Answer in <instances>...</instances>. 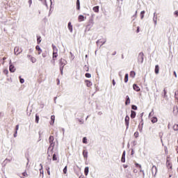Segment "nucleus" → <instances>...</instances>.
Returning <instances> with one entry per match:
<instances>
[{
  "label": "nucleus",
  "mask_w": 178,
  "mask_h": 178,
  "mask_svg": "<svg viewBox=\"0 0 178 178\" xmlns=\"http://www.w3.org/2000/svg\"><path fill=\"white\" fill-rule=\"evenodd\" d=\"M59 66L61 73H63V67L66 66V60H65L64 58H60L59 60Z\"/></svg>",
  "instance_id": "f257e3e1"
},
{
  "label": "nucleus",
  "mask_w": 178,
  "mask_h": 178,
  "mask_svg": "<svg viewBox=\"0 0 178 178\" xmlns=\"http://www.w3.org/2000/svg\"><path fill=\"white\" fill-rule=\"evenodd\" d=\"M54 140H55L54 136H50L49 138V142L50 145L48 148V151H49V149H51V151L54 149V147H55V143H54Z\"/></svg>",
  "instance_id": "f03ea898"
},
{
  "label": "nucleus",
  "mask_w": 178,
  "mask_h": 178,
  "mask_svg": "<svg viewBox=\"0 0 178 178\" xmlns=\"http://www.w3.org/2000/svg\"><path fill=\"white\" fill-rule=\"evenodd\" d=\"M138 62L143 63L144 62V53L140 52L138 55Z\"/></svg>",
  "instance_id": "7ed1b4c3"
},
{
  "label": "nucleus",
  "mask_w": 178,
  "mask_h": 178,
  "mask_svg": "<svg viewBox=\"0 0 178 178\" xmlns=\"http://www.w3.org/2000/svg\"><path fill=\"white\" fill-rule=\"evenodd\" d=\"M22 52V49L19 48V47H15L14 49L15 55H19Z\"/></svg>",
  "instance_id": "20e7f679"
},
{
  "label": "nucleus",
  "mask_w": 178,
  "mask_h": 178,
  "mask_svg": "<svg viewBox=\"0 0 178 178\" xmlns=\"http://www.w3.org/2000/svg\"><path fill=\"white\" fill-rule=\"evenodd\" d=\"M129 122H130V117H129V115H127L125 117V124L127 126V129H129Z\"/></svg>",
  "instance_id": "39448f33"
},
{
  "label": "nucleus",
  "mask_w": 178,
  "mask_h": 178,
  "mask_svg": "<svg viewBox=\"0 0 178 178\" xmlns=\"http://www.w3.org/2000/svg\"><path fill=\"white\" fill-rule=\"evenodd\" d=\"M83 156L84 158V159L87 160V159L88 158V152L86 149L83 150Z\"/></svg>",
  "instance_id": "423d86ee"
},
{
  "label": "nucleus",
  "mask_w": 178,
  "mask_h": 178,
  "mask_svg": "<svg viewBox=\"0 0 178 178\" xmlns=\"http://www.w3.org/2000/svg\"><path fill=\"white\" fill-rule=\"evenodd\" d=\"M121 162H122V163H124V162H126V152L124 151L122 153V156L121 158Z\"/></svg>",
  "instance_id": "0eeeda50"
},
{
  "label": "nucleus",
  "mask_w": 178,
  "mask_h": 178,
  "mask_svg": "<svg viewBox=\"0 0 178 178\" xmlns=\"http://www.w3.org/2000/svg\"><path fill=\"white\" fill-rule=\"evenodd\" d=\"M9 70H10V72H11V73H15V72L16 70V68L15 67V65H10Z\"/></svg>",
  "instance_id": "6e6552de"
},
{
  "label": "nucleus",
  "mask_w": 178,
  "mask_h": 178,
  "mask_svg": "<svg viewBox=\"0 0 178 178\" xmlns=\"http://www.w3.org/2000/svg\"><path fill=\"white\" fill-rule=\"evenodd\" d=\"M133 88L135 91H137V92L140 90V87L136 83L133 85Z\"/></svg>",
  "instance_id": "1a4fd4ad"
},
{
  "label": "nucleus",
  "mask_w": 178,
  "mask_h": 178,
  "mask_svg": "<svg viewBox=\"0 0 178 178\" xmlns=\"http://www.w3.org/2000/svg\"><path fill=\"white\" fill-rule=\"evenodd\" d=\"M92 10L95 13H99V6H96L95 7L92 8Z\"/></svg>",
  "instance_id": "9d476101"
},
{
  "label": "nucleus",
  "mask_w": 178,
  "mask_h": 178,
  "mask_svg": "<svg viewBox=\"0 0 178 178\" xmlns=\"http://www.w3.org/2000/svg\"><path fill=\"white\" fill-rule=\"evenodd\" d=\"M51 47L53 48V54H58V47L54 44H52Z\"/></svg>",
  "instance_id": "9b49d317"
},
{
  "label": "nucleus",
  "mask_w": 178,
  "mask_h": 178,
  "mask_svg": "<svg viewBox=\"0 0 178 178\" xmlns=\"http://www.w3.org/2000/svg\"><path fill=\"white\" fill-rule=\"evenodd\" d=\"M105 42H106V40H102V39H100V40H98L97 42V44H102V45H104V44H105Z\"/></svg>",
  "instance_id": "f8f14e48"
},
{
  "label": "nucleus",
  "mask_w": 178,
  "mask_h": 178,
  "mask_svg": "<svg viewBox=\"0 0 178 178\" xmlns=\"http://www.w3.org/2000/svg\"><path fill=\"white\" fill-rule=\"evenodd\" d=\"M35 49L36 51H38V55H41V53L42 52V50L41 49V47H40V46L37 45L35 47Z\"/></svg>",
  "instance_id": "ddd939ff"
},
{
  "label": "nucleus",
  "mask_w": 178,
  "mask_h": 178,
  "mask_svg": "<svg viewBox=\"0 0 178 178\" xmlns=\"http://www.w3.org/2000/svg\"><path fill=\"white\" fill-rule=\"evenodd\" d=\"M29 58L30 60L32 62V63H35L37 62V59L31 56H29Z\"/></svg>",
  "instance_id": "4468645a"
},
{
  "label": "nucleus",
  "mask_w": 178,
  "mask_h": 178,
  "mask_svg": "<svg viewBox=\"0 0 178 178\" xmlns=\"http://www.w3.org/2000/svg\"><path fill=\"white\" fill-rule=\"evenodd\" d=\"M86 17H84V15H79L78 17V21L79 22H84Z\"/></svg>",
  "instance_id": "2eb2a0df"
},
{
  "label": "nucleus",
  "mask_w": 178,
  "mask_h": 178,
  "mask_svg": "<svg viewBox=\"0 0 178 178\" xmlns=\"http://www.w3.org/2000/svg\"><path fill=\"white\" fill-rule=\"evenodd\" d=\"M68 29L70 30V33H72L73 26L72 25V22L68 23Z\"/></svg>",
  "instance_id": "dca6fc26"
},
{
  "label": "nucleus",
  "mask_w": 178,
  "mask_h": 178,
  "mask_svg": "<svg viewBox=\"0 0 178 178\" xmlns=\"http://www.w3.org/2000/svg\"><path fill=\"white\" fill-rule=\"evenodd\" d=\"M85 83L87 87H91V86H92V83L88 80H85Z\"/></svg>",
  "instance_id": "f3484780"
},
{
  "label": "nucleus",
  "mask_w": 178,
  "mask_h": 178,
  "mask_svg": "<svg viewBox=\"0 0 178 178\" xmlns=\"http://www.w3.org/2000/svg\"><path fill=\"white\" fill-rule=\"evenodd\" d=\"M154 72L156 74H158L159 73V65H156L155 66Z\"/></svg>",
  "instance_id": "a211bd4d"
},
{
  "label": "nucleus",
  "mask_w": 178,
  "mask_h": 178,
  "mask_svg": "<svg viewBox=\"0 0 178 178\" xmlns=\"http://www.w3.org/2000/svg\"><path fill=\"white\" fill-rule=\"evenodd\" d=\"M54 123H55V115H51L50 124H54Z\"/></svg>",
  "instance_id": "6ab92c4d"
},
{
  "label": "nucleus",
  "mask_w": 178,
  "mask_h": 178,
  "mask_svg": "<svg viewBox=\"0 0 178 178\" xmlns=\"http://www.w3.org/2000/svg\"><path fill=\"white\" fill-rule=\"evenodd\" d=\"M129 76L130 77H132V79H134V77H136V72L131 71Z\"/></svg>",
  "instance_id": "aec40b11"
},
{
  "label": "nucleus",
  "mask_w": 178,
  "mask_h": 178,
  "mask_svg": "<svg viewBox=\"0 0 178 178\" xmlns=\"http://www.w3.org/2000/svg\"><path fill=\"white\" fill-rule=\"evenodd\" d=\"M131 119H134V118H136V111H131Z\"/></svg>",
  "instance_id": "412c9836"
},
{
  "label": "nucleus",
  "mask_w": 178,
  "mask_h": 178,
  "mask_svg": "<svg viewBox=\"0 0 178 178\" xmlns=\"http://www.w3.org/2000/svg\"><path fill=\"white\" fill-rule=\"evenodd\" d=\"M151 122L152 123H156V122H158V118H156V117H153L151 118Z\"/></svg>",
  "instance_id": "4be33fe9"
},
{
  "label": "nucleus",
  "mask_w": 178,
  "mask_h": 178,
  "mask_svg": "<svg viewBox=\"0 0 178 178\" xmlns=\"http://www.w3.org/2000/svg\"><path fill=\"white\" fill-rule=\"evenodd\" d=\"M56 58H58V53H53V60L54 63L56 60Z\"/></svg>",
  "instance_id": "5701e85b"
},
{
  "label": "nucleus",
  "mask_w": 178,
  "mask_h": 178,
  "mask_svg": "<svg viewBox=\"0 0 178 178\" xmlns=\"http://www.w3.org/2000/svg\"><path fill=\"white\" fill-rule=\"evenodd\" d=\"M126 102H125V105H129V104H130V97H129V96L126 97Z\"/></svg>",
  "instance_id": "b1692460"
},
{
  "label": "nucleus",
  "mask_w": 178,
  "mask_h": 178,
  "mask_svg": "<svg viewBox=\"0 0 178 178\" xmlns=\"http://www.w3.org/2000/svg\"><path fill=\"white\" fill-rule=\"evenodd\" d=\"M76 9L80 10V0H76Z\"/></svg>",
  "instance_id": "393cba45"
},
{
  "label": "nucleus",
  "mask_w": 178,
  "mask_h": 178,
  "mask_svg": "<svg viewBox=\"0 0 178 178\" xmlns=\"http://www.w3.org/2000/svg\"><path fill=\"white\" fill-rule=\"evenodd\" d=\"M124 83H127L129 81V74H126L124 76Z\"/></svg>",
  "instance_id": "a878e982"
},
{
  "label": "nucleus",
  "mask_w": 178,
  "mask_h": 178,
  "mask_svg": "<svg viewBox=\"0 0 178 178\" xmlns=\"http://www.w3.org/2000/svg\"><path fill=\"white\" fill-rule=\"evenodd\" d=\"M35 123H38V122H40V115H38V114L35 115Z\"/></svg>",
  "instance_id": "bb28decb"
},
{
  "label": "nucleus",
  "mask_w": 178,
  "mask_h": 178,
  "mask_svg": "<svg viewBox=\"0 0 178 178\" xmlns=\"http://www.w3.org/2000/svg\"><path fill=\"white\" fill-rule=\"evenodd\" d=\"M88 170H89L88 167H86L85 170H84V174L86 176H87L88 175Z\"/></svg>",
  "instance_id": "cd10ccee"
},
{
  "label": "nucleus",
  "mask_w": 178,
  "mask_h": 178,
  "mask_svg": "<svg viewBox=\"0 0 178 178\" xmlns=\"http://www.w3.org/2000/svg\"><path fill=\"white\" fill-rule=\"evenodd\" d=\"M25 177H29V175L26 172H23L22 176H21V178H25Z\"/></svg>",
  "instance_id": "c85d7f7f"
},
{
  "label": "nucleus",
  "mask_w": 178,
  "mask_h": 178,
  "mask_svg": "<svg viewBox=\"0 0 178 178\" xmlns=\"http://www.w3.org/2000/svg\"><path fill=\"white\" fill-rule=\"evenodd\" d=\"M47 154H48L47 159H48L49 161H51V159H52V158H51V156H52V152H51V155L49 154V152H47Z\"/></svg>",
  "instance_id": "c756f323"
},
{
  "label": "nucleus",
  "mask_w": 178,
  "mask_h": 178,
  "mask_svg": "<svg viewBox=\"0 0 178 178\" xmlns=\"http://www.w3.org/2000/svg\"><path fill=\"white\" fill-rule=\"evenodd\" d=\"M144 15H145V11H141L140 13V18L144 19Z\"/></svg>",
  "instance_id": "7c9ffc66"
},
{
  "label": "nucleus",
  "mask_w": 178,
  "mask_h": 178,
  "mask_svg": "<svg viewBox=\"0 0 178 178\" xmlns=\"http://www.w3.org/2000/svg\"><path fill=\"white\" fill-rule=\"evenodd\" d=\"M175 99H177V101L178 102V90L175 91Z\"/></svg>",
  "instance_id": "2f4dec72"
},
{
  "label": "nucleus",
  "mask_w": 178,
  "mask_h": 178,
  "mask_svg": "<svg viewBox=\"0 0 178 178\" xmlns=\"http://www.w3.org/2000/svg\"><path fill=\"white\" fill-rule=\"evenodd\" d=\"M52 160L53 161H58V156L55 154H53Z\"/></svg>",
  "instance_id": "473e14b6"
},
{
  "label": "nucleus",
  "mask_w": 178,
  "mask_h": 178,
  "mask_svg": "<svg viewBox=\"0 0 178 178\" xmlns=\"http://www.w3.org/2000/svg\"><path fill=\"white\" fill-rule=\"evenodd\" d=\"M67 173V165H66L63 169V174L66 175Z\"/></svg>",
  "instance_id": "72a5a7b5"
},
{
  "label": "nucleus",
  "mask_w": 178,
  "mask_h": 178,
  "mask_svg": "<svg viewBox=\"0 0 178 178\" xmlns=\"http://www.w3.org/2000/svg\"><path fill=\"white\" fill-rule=\"evenodd\" d=\"M83 70H85V72H88V70H90V68L88 67V66L85 65L83 67Z\"/></svg>",
  "instance_id": "f704fd0d"
},
{
  "label": "nucleus",
  "mask_w": 178,
  "mask_h": 178,
  "mask_svg": "<svg viewBox=\"0 0 178 178\" xmlns=\"http://www.w3.org/2000/svg\"><path fill=\"white\" fill-rule=\"evenodd\" d=\"M85 76L87 77V79H91V74L90 73H86L85 74Z\"/></svg>",
  "instance_id": "c9c22d12"
},
{
  "label": "nucleus",
  "mask_w": 178,
  "mask_h": 178,
  "mask_svg": "<svg viewBox=\"0 0 178 178\" xmlns=\"http://www.w3.org/2000/svg\"><path fill=\"white\" fill-rule=\"evenodd\" d=\"M37 42H38V44H40L41 43V36L38 37Z\"/></svg>",
  "instance_id": "e433bc0d"
},
{
  "label": "nucleus",
  "mask_w": 178,
  "mask_h": 178,
  "mask_svg": "<svg viewBox=\"0 0 178 178\" xmlns=\"http://www.w3.org/2000/svg\"><path fill=\"white\" fill-rule=\"evenodd\" d=\"M131 109H134V111H137V106H136V105H132Z\"/></svg>",
  "instance_id": "4c0bfd02"
},
{
  "label": "nucleus",
  "mask_w": 178,
  "mask_h": 178,
  "mask_svg": "<svg viewBox=\"0 0 178 178\" xmlns=\"http://www.w3.org/2000/svg\"><path fill=\"white\" fill-rule=\"evenodd\" d=\"M83 144H87V138L86 137H84L83 138Z\"/></svg>",
  "instance_id": "58836bf2"
},
{
  "label": "nucleus",
  "mask_w": 178,
  "mask_h": 178,
  "mask_svg": "<svg viewBox=\"0 0 178 178\" xmlns=\"http://www.w3.org/2000/svg\"><path fill=\"white\" fill-rule=\"evenodd\" d=\"M135 165H136V168H139L140 169H141V165H140V164H138L137 163H136Z\"/></svg>",
  "instance_id": "ea45409f"
},
{
  "label": "nucleus",
  "mask_w": 178,
  "mask_h": 178,
  "mask_svg": "<svg viewBox=\"0 0 178 178\" xmlns=\"http://www.w3.org/2000/svg\"><path fill=\"white\" fill-rule=\"evenodd\" d=\"M134 137H136V138H137V137H138V131H136L134 133Z\"/></svg>",
  "instance_id": "a19ab883"
},
{
  "label": "nucleus",
  "mask_w": 178,
  "mask_h": 178,
  "mask_svg": "<svg viewBox=\"0 0 178 178\" xmlns=\"http://www.w3.org/2000/svg\"><path fill=\"white\" fill-rule=\"evenodd\" d=\"M19 81H20L21 84H23V83H24V79L20 78Z\"/></svg>",
  "instance_id": "79ce46f5"
},
{
  "label": "nucleus",
  "mask_w": 178,
  "mask_h": 178,
  "mask_svg": "<svg viewBox=\"0 0 178 178\" xmlns=\"http://www.w3.org/2000/svg\"><path fill=\"white\" fill-rule=\"evenodd\" d=\"M154 169H155V171L157 172L158 168H156V166L153 165V166H152V170H154Z\"/></svg>",
  "instance_id": "37998d69"
},
{
  "label": "nucleus",
  "mask_w": 178,
  "mask_h": 178,
  "mask_svg": "<svg viewBox=\"0 0 178 178\" xmlns=\"http://www.w3.org/2000/svg\"><path fill=\"white\" fill-rule=\"evenodd\" d=\"M56 82H57L58 86H59V84L60 83V81L59 80V79H56Z\"/></svg>",
  "instance_id": "c03bdc74"
},
{
  "label": "nucleus",
  "mask_w": 178,
  "mask_h": 178,
  "mask_svg": "<svg viewBox=\"0 0 178 178\" xmlns=\"http://www.w3.org/2000/svg\"><path fill=\"white\" fill-rule=\"evenodd\" d=\"M174 129L175 130H178V125L177 124L174 126Z\"/></svg>",
  "instance_id": "a18cd8bd"
},
{
  "label": "nucleus",
  "mask_w": 178,
  "mask_h": 178,
  "mask_svg": "<svg viewBox=\"0 0 178 178\" xmlns=\"http://www.w3.org/2000/svg\"><path fill=\"white\" fill-rule=\"evenodd\" d=\"M163 92H164L165 97H166L167 92H166V89L165 88H164V90H163Z\"/></svg>",
  "instance_id": "49530a36"
},
{
  "label": "nucleus",
  "mask_w": 178,
  "mask_h": 178,
  "mask_svg": "<svg viewBox=\"0 0 178 178\" xmlns=\"http://www.w3.org/2000/svg\"><path fill=\"white\" fill-rule=\"evenodd\" d=\"M174 15H175V16H178V10L175 11Z\"/></svg>",
  "instance_id": "de8ad7c7"
},
{
  "label": "nucleus",
  "mask_w": 178,
  "mask_h": 178,
  "mask_svg": "<svg viewBox=\"0 0 178 178\" xmlns=\"http://www.w3.org/2000/svg\"><path fill=\"white\" fill-rule=\"evenodd\" d=\"M136 33H140V27L139 26L137 27Z\"/></svg>",
  "instance_id": "09e8293b"
},
{
  "label": "nucleus",
  "mask_w": 178,
  "mask_h": 178,
  "mask_svg": "<svg viewBox=\"0 0 178 178\" xmlns=\"http://www.w3.org/2000/svg\"><path fill=\"white\" fill-rule=\"evenodd\" d=\"M15 131H17V130H19V125H16L15 127Z\"/></svg>",
  "instance_id": "8fccbe9b"
},
{
  "label": "nucleus",
  "mask_w": 178,
  "mask_h": 178,
  "mask_svg": "<svg viewBox=\"0 0 178 178\" xmlns=\"http://www.w3.org/2000/svg\"><path fill=\"white\" fill-rule=\"evenodd\" d=\"M29 5H31L33 3V0H29Z\"/></svg>",
  "instance_id": "3c124183"
},
{
  "label": "nucleus",
  "mask_w": 178,
  "mask_h": 178,
  "mask_svg": "<svg viewBox=\"0 0 178 178\" xmlns=\"http://www.w3.org/2000/svg\"><path fill=\"white\" fill-rule=\"evenodd\" d=\"M174 76L175 77H177V74H176V71H174Z\"/></svg>",
  "instance_id": "603ef678"
},
{
  "label": "nucleus",
  "mask_w": 178,
  "mask_h": 178,
  "mask_svg": "<svg viewBox=\"0 0 178 178\" xmlns=\"http://www.w3.org/2000/svg\"><path fill=\"white\" fill-rule=\"evenodd\" d=\"M116 85V82H115V79L113 80V86H115Z\"/></svg>",
  "instance_id": "864d4df0"
},
{
  "label": "nucleus",
  "mask_w": 178,
  "mask_h": 178,
  "mask_svg": "<svg viewBox=\"0 0 178 178\" xmlns=\"http://www.w3.org/2000/svg\"><path fill=\"white\" fill-rule=\"evenodd\" d=\"M47 175H49V176L51 175V172L49 170H47Z\"/></svg>",
  "instance_id": "5fc2aeb1"
},
{
  "label": "nucleus",
  "mask_w": 178,
  "mask_h": 178,
  "mask_svg": "<svg viewBox=\"0 0 178 178\" xmlns=\"http://www.w3.org/2000/svg\"><path fill=\"white\" fill-rule=\"evenodd\" d=\"M17 131H15V134H14V137H17Z\"/></svg>",
  "instance_id": "6e6d98bb"
},
{
  "label": "nucleus",
  "mask_w": 178,
  "mask_h": 178,
  "mask_svg": "<svg viewBox=\"0 0 178 178\" xmlns=\"http://www.w3.org/2000/svg\"><path fill=\"white\" fill-rule=\"evenodd\" d=\"M79 178H84V175H81V176H79Z\"/></svg>",
  "instance_id": "4d7b16f0"
},
{
  "label": "nucleus",
  "mask_w": 178,
  "mask_h": 178,
  "mask_svg": "<svg viewBox=\"0 0 178 178\" xmlns=\"http://www.w3.org/2000/svg\"><path fill=\"white\" fill-rule=\"evenodd\" d=\"M46 170H49V167H47Z\"/></svg>",
  "instance_id": "13d9d810"
},
{
  "label": "nucleus",
  "mask_w": 178,
  "mask_h": 178,
  "mask_svg": "<svg viewBox=\"0 0 178 178\" xmlns=\"http://www.w3.org/2000/svg\"><path fill=\"white\" fill-rule=\"evenodd\" d=\"M113 55H116V51H114V52L113 53Z\"/></svg>",
  "instance_id": "bf43d9fd"
},
{
  "label": "nucleus",
  "mask_w": 178,
  "mask_h": 178,
  "mask_svg": "<svg viewBox=\"0 0 178 178\" xmlns=\"http://www.w3.org/2000/svg\"><path fill=\"white\" fill-rule=\"evenodd\" d=\"M42 56H43V58H45V54H42Z\"/></svg>",
  "instance_id": "052dcab7"
},
{
  "label": "nucleus",
  "mask_w": 178,
  "mask_h": 178,
  "mask_svg": "<svg viewBox=\"0 0 178 178\" xmlns=\"http://www.w3.org/2000/svg\"><path fill=\"white\" fill-rule=\"evenodd\" d=\"M124 168L126 169V168H127V165H124Z\"/></svg>",
  "instance_id": "680f3d73"
},
{
  "label": "nucleus",
  "mask_w": 178,
  "mask_h": 178,
  "mask_svg": "<svg viewBox=\"0 0 178 178\" xmlns=\"http://www.w3.org/2000/svg\"><path fill=\"white\" fill-rule=\"evenodd\" d=\"M40 166H41V168H42V164H40Z\"/></svg>",
  "instance_id": "e2e57ef3"
},
{
  "label": "nucleus",
  "mask_w": 178,
  "mask_h": 178,
  "mask_svg": "<svg viewBox=\"0 0 178 178\" xmlns=\"http://www.w3.org/2000/svg\"><path fill=\"white\" fill-rule=\"evenodd\" d=\"M6 73H8V71H6Z\"/></svg>",
  "instance_id": "0e129e2a"
},
{
  "label": "nucleus",
  "mask_w": 178,
  "mask_h": 178,
  "mask_svg": "<svg viewBox=\"0 0 178 178\" xmlns=\"http://www.w3.org/2000/svg\"><path fill=\"white\" fill-rule=\"evenodd\" d=\"M6 73H8V71H6Z\"/></svg>",
  "instance_id": "69168bd1"
},
{
  "label": "nucleus",
  "mask_w": 178,
  "mask_h": 178,
  "mask_svg": "<svg viewBox=\"0 0 178 178\" xmlns=\"http://www.w3.org/2000/svg\"><path fill=\"white\" fill-rule=\"evenodd\" d=\"M40 1H42V0H40Z\"/></svg>",
  "instance_id": "338daca9"
}]
</instances>
